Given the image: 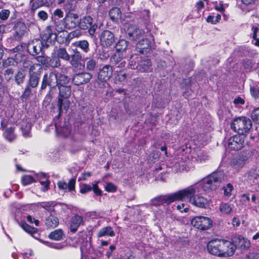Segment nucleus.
<instances>
[{
  "label": "nucleus",
  "instance_id": "1",
  "mask_svg": "<svg viewBox=\"0 0 259 259\" xmlns=\"http://www.w3.org/2000/svg\"><path fill=\"white\" fill-rule=\"evenodd\" d=\"M224 174L223 172L218 171L213 172L208 177L203 179L200 184H197L200 186L205 192L214 191L220 186V183L224 180Z\"/></svg>",
  "mask_w": 259,
  "mask_h": 259
},
{
  "label": "nucleus",
  "instance_id": "2",
  "mask_svg": "<svg viewBox=\"0 0 259 259\" xmlns=\"http://www.w3.org/2000/svg\"><path fill=\"white\" fill-rule=\"evenodd\" d=\"M252 126L251 120L245 116L235 119L231 124L232 129L242 135L248 133Z\"/></svg>",
  "mask_w": 259,
  "mask_h": 259
},
{
  "label": "nucleus",
  "instance_id": "3",
  "mask_svg": "<svg viewBox=\"0 0 259 259\" xmlns=\"http://www.w3.org/2000/svg\"><path fill=\"white\" fill-rule=\"evenodd\" d=\"M200 192V186L197 184L188 187L181 191L174 193L175 201L187 200L191 203L196 193Z\"/></svg>",
  "mask_w": 259,
  "mask_h": 259
},
{
  "label": "nucleus",
  "instance_id": "4",
  "mask_svg": "<svg viewBox=\"0 0 259 259\" xmlns=\"http://www.w3.org/2000/svg\"><path fill=\"white\" fill-rule=\"evenodd\" d=\"M58 76L56 71H52L45 74L42 77L40 90H44L48 86L50 90L49 92H52L58 85Z\"/></svg>",
  "mask_w": 259,
  "mask_h": 259
},
{
  "label": "nucleus",
  "instance_id": "5",
  "mask_svg": "<svg viewBox=\"0 0 259 259\" xmlns=\"http://www.w3.org/2000/svg\"><path fill=\"white\" fill-rule=\"evenodd\" d=\"M124 27L127 37L130 40L137 41L144 37L145 34L144 31L140 29L136 24L126 23Z\"/></svg>",
  "mask_w": 259,
  "mask_h": 259
},
{
  "label": "nucleus",
  "instance_id": "6",
  "mask_svg": "<svg viewBox=\"0 0 259 259\" xmlns=\"http://www.w3.org/2000/svg\"><path fill=\"white\" fill-rule=\"evenodd\" d=\"M212 224L211 220L206 217L198 216L191 220L192 225L201 230H205L209 229L211 227Z\"/></svg>",
  "mask_w": 259,
  "mask_h": 259
},
{
  "label": "nucleus",
  "instance_id": "7",
  "mask_svg": "<svg viewBox=\"0 0 259 259\" xmlns=\"http://www.w3.org/2000/svg\"><path fill=\"white\" fill-rule=\"evenodd\" d=\"M92 78V75L90 73L82 72L75 74L72 81L75 85H80L89 82Z\"/></svg>",
  "mask_w": 259,
  "mask_h": 259
},
{
  "label": "nucleus",
  "instance_id": "8",
  "mask_svg": "<svg viewBox=\"0 0 259 259\" xmlns=\"http://www.w3.org/2000/svg\"><path fill=\"white\" fill-rule=\"evenodd\" d=\"M244 145V137L236 135L231 137L228 142L229 148L233 150L237 151L241 149Z\"/></svg>",
  "mask_w": 259,
  "mask_h": 259
},
{
  "label": "nucleus",
  "instance_id": "9",
  "mask_svg": "<svg viewBox=\"0 0 259 259\" xmlns=\"http://www.w3.org/2000/svg\"><path fill=\"white\" fill-rule=\"evenodd\" d=\"M222 257L232 256L236 249V246L231 241L222 240Z\"/></svg>",
  "mask_w": 259,
  "mask_h": 259
},
{
  "label": "nucleus",
  "instance_id": "10",
  "mask_svg": "<svg viewBox=\"0 0 259 259\" xmlns=\"http://www.w3.org/2000/svg\"><path fill=\"white\" fill-rule=\"evenodd\" d=\"M79 16L77 14L69 13L63 19L64 27L66 29H73L78 26Z\"/></svg>",
  "mask_w": 259,
  "mask_h": 259
},
{
  "label": "nucleus",
  "instance_id": "11",
  "mask_svg": "<svg viewBox=\"0 0 259 259\" xmlns=\"http://www.w3.org/2000/svg\"><path fill=\"white\" fill-rule=\"evenodd\" d=\"M43 46L40 39H34L28 44L27 50L30 55L35 56L42 52Z\"/></svg>",
  "mask_w": 259,
  "mask_h": 259
},
{
  "label": "nucleus",
  "instance_id": "12",
  "mask_svg": "<svg viewBox=\"0 0 259 259\" xmlns=\"http://www.w3.org/2000/svg\"><path fill=\"white\" fill-rule=\"evenodd\" d=\"M221 242L222 240L220 239L209 241L207 245L208 251L212 254L222 257Z\"/></svg>",
  "mask_w": 259,
  "mask_h": 259
},
{
  "label": "nucleus",
  "instance_id": "13",
  "mask_svg": "<svg viewBox=\"0 0 259 259\" xmlns=\"http://www.w3.org/2000/svg\"><path fill=\"white\" fill-rule=\"evenodd\" d=\"M113 74L112 67L110 65H106L100 69L98 79L101 82H105L110 79Z\"/></svg>",
  "mask_w": 259,
  "mask_h": 259
},
{
  "label": "nucleus",
  "instance_id": "14",
  "mask_svg": "<svg viewBox=\"0 0 259 259\" xmlns=\"http://www.w3.org/2000/svg\"><path fill=\"white\" fill-rule=\"evenodd\" d=\"M100 39L101 45L106 48L111 46L115 41L114 34L109 30L104 31L100 35Z\"/></svg>",
  "mask_w": 259,
  "mask_h": 259
},
{
  "label": "nucleus",
  "instance_id": "15",
  "mask_svg": "<svg viewBox=\"0 0 259 259\" xmlns=\"http://www.w3.org/2000/svg\"><path fill=\"white\" fill-rule=\"evenodd\" d=\"M70 63L73 68L76 69L84 68V65L81 63L82 56L76 49L73 50V54L70 56Z\"/></svg>",
  "mask_w": 259,
  "mask_h": 259
},
{
  "label": "nucleus",
  "instance_id": "16",
  "mask_svg": "<svg viewBox=\"0 0 259 259\" xmlns=\"http://www.w3.org/2000/svg\"><path fill=\"white\" fill-rule=\"evenodd\" d=\"M175 201L174 194L160 196L152 200V204L154 205H160L162 204H168Z\"/></svg>",
  "mask_w": 259,
  "mask_h": 259
},
{
  "label": "nucleus",
  "instance_id": "17",
  "mask_svg": "<svg viewBox=\"0 0 259 259\" xmlns=\"http://www.w3.org/2000/svg\"><path fill=\"white\" fill-rule=\"evenodd\" d=\"M246 162V157L243 155H239L232 160L231 166L236 170L239 171L244 166Z\"/></svg>",
  "mask_w": 259,
  "mask_h": 259
},
{
  "label": "nucleus",
  "instance_id": "18",
  "mask_svg": "<svg viewBox=\"0 0 259 259\" xmlns=\"http://www.w3.org/2000/svg\"><path fill=\"white\" fill-rule=\"evenodd\" d=\"M151 47V42L147 39L142 38L137 44L136 49L140 53L144 54Z\"/></svg>",
  "mask_w": 259,
  "mask_h": 259
},
{
  "label": "nucleus",
  "instance_id": "19",
  "mask_svg": "<svg viewBox=\"0 0 259 259\" xmlns=\"http://www.w3.org/2000/svg\"><path fill=\"white\" fill-rule=\"evenodd\" d=\"M191 204L200 208H206L209 205L208 201L205 198L196 194Z\"/></svg>",
  "mask_w": 259,
  "mask_h": 259
},
{
  "label": "nucleus",
  "instance_id": "20",
  "mask_svg": "<svg viewBox=\"0 0 259 259\" xmlns=\"http://www.w3.org/2000/svg\"><path fill=\"white\" fill-rule=\"evenodd\" d=\"M75 178H72L69 180L68 184L64 181H59L57 183V186L59 189L66 190L68 189L69 191H72L75 190Z\"/></svg>",
  "mask_w": 259,
  "mask_h": 259
},
{
  "label": "nucleus",
  "instance_id": "21",
  "mask_svg": "<svg viewBox=\"0 0 259 259\" xmlns=\"http://www.w3.org/2000/svg\"><path fill=\"white\" fill-rule=\"evenodd\" d=\"M70 102L68 99H64V98H58L57 107H58L59 113L57 117H59L61 113H62L64 110L66 111H67L70 106Z\"/></svg>",
  "mask_w": 259,
  "mask_h": 259
},
{
  "label": "nucleus",
  "instance_id": "22",
  "mask_svg": "<svg viewBox=\"0 0 259 259\" xmlns=\"http://www.w3.org/2000/svg\"><path fill=\"white\" fill-rule=\"evenodd\" d=\"M59 90V97L64 98V99H68L71 94V88L70 85H59L57 86Z\"/></svg>",
  "mask_w": 259,
  "mask_h": 259
},
{
  "label": "nucleus",
  "instance_id": "23",
  "mask_svg": "<svg viewBox=\"0 0 259 259\" xmlns=\"http://www.w3.org/2000/svg\"><path fill=\"white\" fill-rule=\"evenodd\" d=\"M236 248L238 247L242 250H245L248 248L250 246V242L246 239L242 237H238L234 241Z\"/></svg>",
  "mask_w": 259,
  "mask_h": 259
},
{
  "label": "nucleus",
  "instance_id": "24",
  "mask_svg": "<svg viewBox=\"0 0 259 259\" xmlns=\"http://www.w3.org/2000/svg\"><path fill=\"white\" fill-rule=\"evenodd\" d=\"M138 69L141 72H148L152 70L151 63L149 59L142 60L137 67Z\"/></svg>",
  "mask_w": 259,
  "mask_h": 259
},
{
  "label": "nucleus",
  "instance_id": "25",
  "mask_svg": "<svg viewBox=\"0 0 259 259\" xmlns=\"http://www.w3.org/2000/svg\"><path fill=\"white\" fill-rule=\"evenodd\" d=\"M93 20L91 17L84 16L78 21V26L80 29L85 30L92 25Z\"/></svg>",
  "mask_w": 259,
  "mask_h": 259
},
{
  "label": "nucleus",
  "instance_id": "26",
  "mask_svg": "<svg viewBox=\"0 0 259 259\" xmlns=\"http://www.w3.org/2000/svg\"><path fill=\"white\" fill-rule=\"evenodd\" d=\"M82 223V218L81 216L76 215L73 217L71 221L70 230L71 231L75 232L77 231L78 227Z\"/></svg>",
  "mask_w": 259,
  "mask_h": 259
},
{
  "label": "nucleus",
  "instance_id": "27",
  "mask_svg": "<svg viewBox=\"0 0 259 259\" xmlns=\"http://www.w3.org/2000/svg\"><path fill=\"white\" fill-rule=\"evenodd\" d=\"M233 205L227 202H222L219 206V210L223 215L230 214L233 210Z\"/></svg>",
  "mask_w": 259,
  "mask_h": 259
},
{
  "label": "nucleus",
  "instance_id": "28",
  "mask_svg": "<svg viewBox=\"0 0 259 259\" xmlns=\"http://www.w3.org/2000/svg\"><path fill=\"white\" fill-rule=\"evenodd\" d=\"M55 54L58 57L60 60L62 59L66 61H69L70 60V55L64 48H60L57 49Z\"/></svg>",
  "mask_w": 259,
  "mask_h": 259
},
{
  "label": "nucleus",
  "instance_id": "29",
  "mask_svg": "<svg viewBox=\"0 0 259 259\" xmlns=\"http://www.w3.org/2000/svg\"><path fill=\"white\" fill-rule=\"evenodd\" d=\"M53 37L54 39H55L56 38V34L55 33H53L52 27L48 26L45 30L42 33L41 37L43 40L48 41Z\"/></svg>",
  "mask_w": 259,
  "mask_h": 259
},
{
  "label": "nucleus",
  "instance_id": "30",
  "mask_svg": "<svg viewBox=\"0 0 259 259\" xmlns=\"http://www.w3.org/2000/svg\"><path fill=\"white\" fill-rule=\"evenodd\" d=\"M58 219L53 215H49L46 219L45 225L48 228H55L58 225Z\"/></svg>",
  "mask_w": 259,
  "mask_h": 259
},
{
  "label": "nucleus",
  "instance_id": "31",
  "mask_svg": "<svg viewBox=\"0 0 259 259\" xmlns=\"http://www.w3.org/2000/svg\"><path fill=\"white\" fill-rule=\"evenodd\" d=\"M38 64L33 63L31 61L25 60L22 63V68L25 71H29L30 73H33L36 67L38 66Z\"/></svg>",
  "mask_w": 259,
  "mask_h": 259
},
{
  "label": "nucleus",
  "instance_id": "32",
  "mask_svg": "<svg viewBox=\"0 0 259 259\" xmlns=\"http://www.w3.org/2000/svg\"><path fill=\"white\" fill-rule=\"evenodd\" d=\"M39 81V77L37 74L34 72L30 73L29 74V83L28 85L32 88H36L38 84Z\"/></svg>",
  "mask_w": 259,
  "mask_h": 259
},
{
  "label": "nucleus",
  "instance_id": "33",
  "mask_svg": "<svg viewBox=\"0 0 259 259\" xmlns=\"http://www.w3.org/2000/svg\"><path fill=\"white\" fill-rule=\"evenodd\" d=\"M114 235L115 233L111 227H104L101 229L98 233V236L99 237L104 236H109L112 237Z\"/></svg>",
  "mask_w": 259,
  "mask_h": 259
},
{
  "label": "nucleus",
  "instance_id": "34",
  "mask_svg": "<svg viewBox=\"0 0 259 259\" xmlns=\"http://www.w3.org/2000/svg\"><path fill=\"white\" fill-rule=\"evenodd\" d=\"M48 65L52 68H58L61 66V61L58 57L55 54L52 58H49Z\"/></svg>",
  "mask_w": 259,
  "mask_h": 259
},
{
  "label": "nucleus",
  "instance_id": "35",
  "mask_svg": "<svg viewBox=\"0 0 259 259\" xmlns=\"http://www.w3.org/2000/svg\"><path fill=\"white\" fill-rule=\"evenodd\" d=\"M74 46L81 49L83 52L87 53L89 51V44L86 40H82L76 41Z\"/></svg>",
  "mask_w": 259,
  "mask_h": 259
},
{
  "label": "nucleus",
  "instance_id": "36",
  "mask_svg": "<svg viewBox=\"0 0 259 259\" xmlns=\"http://www.w3.org/2000/svg\"><path fill=\"white\" fill-rule=\"evenodd\" d=\"M109 15L112 20H117L121 18V11L118 8H113L109 11Z\"/></svg>",
  "mask_w": 259,
  "mask_h": 259
},
{
  "label": "nucleus",
  "instance_id": "37",
  "mask_svg": "<svg viewBox=\"0 0 259 259\" xmlns=\"http://www.w3.org/2000/svg\"><path fill=\"white\" fill-rule=\"evenodd\" d=\"M128 47V42L124 39H120L116 44V50L119 52L125 51Z\"/></svg>",
  "mask_w": 259,
  "mask_h": 259
},
{
  "label": "nucleus",
  "instance_id": "38",
  "mask_svg": "<svg viewBox=\"0 0 259 259\" xmlns=\"http://www.w3.org/2000/svg\"><path fill=\"white\" fill-rule=\"evenodd\" d=\"M63 236V232L61 229L56 230L54 231L51 232L49 234V238L55 240H59L62 239Z\"/></svg>",
  "mask_w": 259,
  "mask_h": 259
},
{
  "label": "nucleus",
  "instance_id": "39",
  "mask_svg": "<svg viewBox=\"0 0 259 259\" xmlns=\"http://www.w3.org/2000/svg\"><path fill=\"white\" fill-rule=\"evenodd\" d=\"M31 128V124L29 122H23L21 125V129L23 135L26 137L29 136L30 131Z\"/></svg>",
  "mask_w": 259,
  "mask_h": 259
},
{
  "label": "nucleus",
  "instance_id": "40",
  "mask_svg": "<svg viewBox=\"0 0 259 259\" xmlns=\"http://www.w3.org/2000/svg\"><path fill=\"white\" fill-rule=\"evenodd\" d=\"M97 66V61L94 58H90L86 62V69L88 71H93Z\"/></svg>",
  "mask_w": 259,
  "mask_h": 259
},
{
  "label": "nucleus",
  "instance_id": "41",
  "mask_svg": "<svg viewBox=\"0 0 259 259\" xmlns=\"http://www.w3.org/2000/svg\"><path fill=\"white\" fill-rule=\"evenodd\" d=\"M70 81L69 77L64 74H60L58 77V85H66Z\"/></svg>",
  "mask_w": 259,
  "mask_h": 259
},
{
  "label": "nucleus",
  "instance_id": "42",
  "mask_svg": "<svg viewBox=\"0 0 259 259\" xmlns=\"http://www.w3.org/2000/svg\"><path fill=\"white\" fill-rule=\"evenodd\" d=\"M14 131V129L12 127H10L7 129L4 133V136L6 138L10 141H13L15 138Z\"/></svg>",
  "mask_w": 259,
  "mask_h": 259
},
{
  "label": "nucleus",
  "instance_id": "43",
  "mask_svg": "<svg viewBox=\"0 0 259 259\" xmlns=\"http://www.w3.org/2000/svg\"><path fill=\"white\" fill-rule=\"evenodd\" d=\"M20 226L25 231L28 233L33 234L35 232V229L28 225L25 222H21Z\"/></svg>",
  "mask_w": 259,
  "mask_h": 259
},
{
  "label": "nucleus",
  "instance_id": "44",
  "mask_svg": "<svg viewBox=\"0 0 259 259\" xmlns=\"http://www.w3.org/2000/svg\"><path fill=\"white\" fill-rule=\"evenodd\" d=\"M233 189L234 187L231 184H227L226 186H224L223 188L224 195L225 196L230 197L232 195V192Z\"/></svg>",
  "mask_w": 259,
  "mask_h": 259
},
{
  "label": "nucleus",
  "instance_id": "45",
  "mask_svg": "<svg viewBox=\"0 0 259 259\" xmlns=\"http://www.w3.org/2000/svg\"><path fill=\"white\" fill-rule=\"evenodd\" d=\"M122 58V55L119 53L114 54L110 58V62L114 66L117 64L120 60Z\"/></svg>",
  "mask_w": 259,
  "mask_h": 259
},
{
  "label": "nucleus",
  "instance_id": "46",
  "mask_svg": "<svg viewBox=\"0 0 259 259\" xmlns=\"http://www.w3.org/2000/svg\"><path fill=\"white\" fill-rule=\"evenodd\" d=\"M21 181L23 185H27L34 182V180L31 176L25 175L22 177Z\"/></svg>",
  "mask_w": 259,
  "mask_h": 259
},
{
  "label": "nucleus",
  "instance_id": "47",
  "mask_svg": "<svg viewBox=\"0 0 259 259\" xmlns=\"http://www.w3.org/2000/svg\"><path fill=\"white\" fill-rule=\"evenodd\" d=\"M251 30L252 31V37L253 39L255 41L257 38V34L259 33V24H254L251 26Z\"/></svg>",
  "mask_w": 259,
  "mask_h": 259
},
{
  "label": "nucleus",
  "instance_id": "48",
  "mask_svg": "<svg viewBox=\"0 0 259 259\" xmlns=\"http://www.w3.org/2000/svg\"><path fill=\"white\" fill-rule=\"evenodd\" d=\"M251 118L254 122L259 123V108L254 109L252 111Z\"/></svg>",
  "mask_w": 259,
  "mask_h": 259
},
{
  "label": "nucleus",
  "instance_id": "49",
  "mask_svg": "<svg viewBox=\"0 0 259 259\" xmlns=\"http://www.w3.org/2000/svg\"><path fill=\"white\" fill-rule=\"evenodd\" d=\"M15 29L17 33L22 34L26 29V26L23 23L18 22L15 26Z\"/></svg>",
  "mask_w": 259,
  "mask_h": 259
},
{
  "label": "nucleus",
  "instance_id": "50",
  "mask_svg": "<svg viewBox=\"0 0 259 259\" xmlns=\"http://www.w3.org/2000/svg\"><path fill=\"white\" fill-rule=\"evenodd\" d=\"M221 19V16L218 14L216 16H209L207 17L206 21L207 22H210L212 24H215L218 22Z\"/></svg>",
  "mask_w": 259,
  "mask_h": 259
},
{
  "label": "nucleus",
  "instance_id": "51",
  "mask_svg": "<svg viewBox=\"0 0 259 259\" xmlns=\"http://www.w3.org/2000/svg\"><path fill=\"white\" fill-rule=\"evenodd\" d=\"M25 75L21 71H19L15 75V81L18 84H20L24 81Z\"/></svg>",
  "mask_w": 259,
  "mask_h": 259
},
{
  "label": "nucleus",
  "instance_id": "52",
  "mask_svg": "<svg viewBox=\"0 0 259 259\" xmlns=\"http://www.w3.org/2000/svg\"><path fill=\"white\" fill-rule=\"evenodd\" d=\"M10 12L9 10L4 9L0 11V19L3 21L6 20L9 17Z\"/></svg>",
  "mask_w": 259,
  "mask_h": 259
},
{
  "label": "nucleus",
  "instance_id": "53",
  "mask_svg": "<svg viewBox=\"0 0 259 259\" xmlns=\"http://www.w3.org/2000/svg\"><path fill=\"white\" fill-rule=\"evenodd\" d=\"M195 159L197 162L202 163L208 159V156L206 154L202 152L198 154Z\"/></svg>",
  "mask_w": 259,
  "mask_h": 259
},
{
  "label": "nucleus",
  "instance_id": "54",
  "mask_svg": "<svg viewBox=\"0 0 259 259\" xmlns=\"http://www.w3.org/2000/svg\"><path fill=\"white\" fill-rule=\"evenodd\" d=\"M242 64L244 68L249 71L252 69L253 66L251 61L248 59L243 60Z\"/></svg>",
  "mask_w": 259,
  "mask_h": 259
},
{
  "label": "nucleus",
  "instance_id": "55",
  "mask_svg": "<svg viewBox=\"0 0 259 259\" xmlns=\"http://www.w3.org/2000/svg\"><path fill=\"white\" fill-rule=\"evenodd\" d=\"M248 179L255 183V180L257 181L259 179V175L256 173L255 170L250 171L248 174Z\"/></svg>",
  "mask_w": 259,
  "mask_h": 259
},
{
  "label": "nucleus",
  "instance_id": "56",
  "mask_svg": "<svg viewBox=\"0 0 259 259\" xmlns=\"http://www.w3.org/2000/svg\"><path fill=\"white\" fill-rule=\"evenodd\" d=\"M37 61L40 63L42 65H48L49 57L44 56H39L36 57Z\"/></svg>",
  "mask_w": 259,
  "mask_h": 259
},
{
  "label": "nucleus",
  "instance_id": "57",
  "mask_svg": "<svg viewBox=\"0 0 259 259\" xmlns=\"http://www.w3.org/2000/svg\"><path fill=\"white\" fill-rule=\"evenodd\" d=\"M14 74L13 69L9 68L5 70L4 73L5 78L7 80H9L12 78Z\"/></svg>",
  "mask_w": 259,
  "mask_h": 259
},
{
  "label": "nucleus",
  "instance_id": "58",
  "mask_svg": "<svg viewBox=\"0 0 259 259\" xmlns=\"http://www.w3.org/2000/svg\"><path fill=\"white\" fill-rule=\"evenodd\" d=\"M92 190V187L87 184H82L80 189V192L82 194H85Z\"/></svg>",
  "mask_w": 259,
  "mask_h": 259
},
{
  "label": "nucleus",
  "instance_id": "59",
  "mask_svg": "<svg viewBox=\"0 0 259 259\" xmlns=\"http://www.w3.org/2000/svg\"><path fill=\"white\" fill-rule=\"evenodd\" d=\"M52 92H49L48 94L46 95L45 100L43 102V105L45 106H48L50 105V103L51 102L52 99V95L51 94Z\"/></svg>",
  "mask_w": 259,
  "mask_h": 259
},
{
  "label": "nucleus",
  "instance_id": "60",
  "mask_svg": "<svg viewBox=\"0 0 259 259\" xmlns=\"http://www.w3.org/2000/svg\"><path fill=\"white\" fill-rule=\"evenodd\" d=\"M81 34V32L79 29H76L69 33V37L71 38L78 37Z\"/></svg>",
  "mask_w": 259,
  "mask_h": 259
},
{
  "label": "nucleus",
  "instance_id": "61",
  "mask_svg": "<svg viewBox=\"0 0 259 259\" xmlns=\"http://www.w3.org/2000/svg\"><path fill=\"white\" fill-rule=\"evenodd\" d=\"M106 191L108 192H114L116 188L114 185L112 183H108L106 184L105 187Z\"/></svg>",
  "mask_w": 259,
  "mask_h": 259
},
{
  "label": "nucleus",
  "instance_id": "62",
  "mask_svg": "<svg viewBox=\"0 0 259 259\" xmlns=\"http://www.w3.org/2000/svg\"><path fill=\"white\" fill-rule=\"evenodd\" d=\"M31 93V87L27 85L22 95V98L24 99L27 98Z\"/></svg>",
  "mask_w": 259,
  "mask_h": 259
},
{
  "label": "nucleus",
  "instance_id": "63",
  "mask_svg": "<svg viewBox=\"0 0 259 259\" xmlns=\"http://www.w3.org/2000/svg\"><path fill=\"white\" fill-rule=\"evenodd\" d=\"M37 16L39 18V19L43 21L47 20L48 17V14L44 11H41L39 12L37 14Z\"/></svg>",
  "mask_w": 259,
  "mask_h": 259
},
{
  "label": "nucleus",
  "instance_id": "64",
  "mask_svg": "<svg viewBox=\"0 0 259 259\" xmlns=\"http://www.w3.org/2000/svg\"><path fill=\"white\" fill-rule=\"evenodd\" d=\"M250 93L253 97L257 98L259 96V89L251 87L250 88Z\"/></svg>",
  "mask_w": 259,
  "mask_h": 259
}]
</instances>
